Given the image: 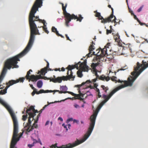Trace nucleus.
<instances>
[{"instance_id":"1","label":"nucleus","mask_w":148,"mask_h":148,"mask_svg":"<svg viewBox=\"0 0 148 148\" xmlns=\"http://www.w3.org/2000/svg\"><path fill=\"white\" fill-rule=\"evenodd\" d=\"M42 0H36L32 7L29 13V21L30 29V36L28 43L24 50L20 53L15 56L20 58L23 56L32 47L34 42L35 35H40L38 30L35 23V21H38L36 18L35 14L38 10V8L42 5Z\"/></svg>"},{"instance_id":"2","label":"nucleus","mask_w":148,"mask_h":148,"mask_svg":"<svg viewBox=\"0 0 148 148\" xmlns=\"http://www.w3.org/2000/svg\"><path fill=\"white\" fill-rule=\"evenodd\" d=\"M97 114V112H95L90 116V122L89 127L87 132L84 135L82 140H79L77 139L76 141L72 143H69L66 145H62L60 147L57 146V144L55 143L52 145L50 146V147L51 148H72L84 142L89 137L93 130Z\"/></svg>"},{"instance_id":"3","label":"nucleus","mask_w":148,"mask_h":148,"mask_svg":"<svg viewBox=\"0 0 148 148\" xmlns=\"http://www.w3.org/2000/svg\"><path fill=\"white\" fill-rule=\"evenodd\" d=\"M38 110L34 109V107L32 106L29 108L27 109L26 112L28 114L29 116L27 123V125L24 127L25 130V134L27 135L29 134V133L33 130L34 128H37L38 127V124H36L38 122H36V120H35L34 123L32 125H31L32 121L34 119V117L36 115V112H38Z\"/></svg>"},{"instance_id":"4","label":"nucleus","mask_w":148,"mask_h":148,"mask_svg":"<svg viewBox=\"0 0 148 148\" xmlns=\"http://www.w3.org/2000/svg\"><path fill=\"white\" fill-rule=\"evenodd\" d=\"M10 115L12 119L14 124L13 132L10 144V148H17L15 147V145L18 141L19 140L21 137L22 136L23 133L24 132H25V130L24 128V130L22 132L20 133V135L19 136H18V125L16 115L14 112L10 114Z\"/></svg>"},{"instance_id":"5","label":"nucleus","mask_w":148,"mask_h":148,"mask_svg":"<svg viewBox=\"0 0 148 148\" xmlns=\"http://www.w3.org/2000/svg\"><path fill=\"white\" fill-rule=\"evenodd\" d=\"M62 5V9L63 12V14L64 16L65 26L67 27L69 26V23L71 21L72 19H77V21H79L81 22L83 18V17L81 15H79L78 17L75 16L74 14H71L69 13H67L66 11V8L67 6V4H65V6H64V4L62 3H60Z\"/></svg>"},{"instance_id":"6","label":"nucleus","mask_w":148,"mask_h":148,"mask_svg":"<svg viewBox=\"0 0 148 148\" xmlns=\"http://www.w3.org/2000/svg\"><path fill=\"white\" fill-rule=\"evenodd\" d=\"M128 80V82L127 81H125V85H121L118 86L115 89H114L108 95H103V98L104 100L101 102V106L103 105L105 103L107 102L110 98L112 96V95L117 91L126 87L127 86H131L132 85V82H133V81H130V78H129Z\"/></svg>"},{"instance_id":"7","label":"nucleus","mask_w":148,"mask_h":148,"mask_svg":"<svg viewBox=\"0 0 148 148\" xmlns=\"http://www.w3.org/2000/svg\"><path fill=\"white\" fill-rule=\"evenodd\" d=\"M136 65L137 66L135 68V70L136 71H138L137 73L135 72L132 73V74H135L136 75L135 77L133 79L134 81L137 77L143 71L148 67V61L147 62H146L144 61V60H143L141 64H140L138 62L137 63Z\"/></svg>"},{"instance_id":"8","label":"nucleus","mask_w":148,"mask_h":148,"mask_svg":"<svg viewBox=\"0 0 148 148\" xmlns=\"http://www.w3.org/2000/svg\"><path fill=\"white\" fill-rule=\"evenodd\" d=\"M69 71H68L67 73V76L58 77L55 79H50V81H52L54 83L58 82L60 83L61 82L62 80L67 81L68 80H70V79H72V80H73L75 78V76H73V73L71 71V73L70 75H69Z\"/></svg>"},{"instance_id":"9","label":"nucleus","mask_w":148,"mask_h":148,"mask_svg":"<svg viewBox=\"0 0 148 148\" xmlns=\"http://www.w3.org/2000/svg\"><path fill=\"white\" fill-rule=\"evenodd\" d=\"M113 17H114V18L113 20V21L114 23L116 22L115 20L116 19V17L112 14H111L109 17H108L106 18H104L103 17L101 16L100 17H98L99 20H101V22L104 23H106L107 22H109L111 21V19Z\"/></svg>"},{"instance_id":"10","label":"nucleus","mask_w":148,"mask_h":148,"mask_svg":"<svg viewBox=\"0 0 148 148\" xmlns=\"http://www.w3.org/2000/svg\"><path fill=\"white\" fill-rule=\"evenodd\" d=\"M97 51H98V52L96 54L95 53V52H94L93 53L95 55H96L98 56L103 57L107 54V50L106 48V47L102 49H97Z\"/></svg>"},{"instance_id":"11","label":"nucleus","mask_w":148,"mask_h":148,"mask_svg":"<svg viewBox=\"0 0 148 148\" xmlns=\"http://www.w3.org/2000/svg\"><path fill=\"white\" fill-rule=\"evenodd\" d=\"M135 68H136V67H134V71H134V72H132L131 73V75L133 76H130V77H129L128 78L127 81H121L120 79H119L118 80H117V82H118V83H122V82H123L124 83V84H123V85H124L125 84V81H127V82H128L129 81L128 79H129V78H130V81H133V82H132V85L133 82H134V81L136 79V78L134 81V80H133L134 79H134V78L135 77L136 75H135V74H132V73H134V72H135L136 73H137L138 72V71H136L135 70Z\"/></svg>"},{"instance_id":"12","label":"nucleus","mask_w":148,"mask_h":148,"mask_svg":"<svg viewBox=\"0 0 148 148\" xmlns=\"http://www.w3.org/2000/svg\"><path fill=\"white\" fill-rule=\"evenodd\" d=\"M91 81L90 80H87L86 82H83L82 83V84L81 85H76L75 86L77 87L78 88V90L79 92V95H80V97H83L84 96V95H85V94H83L80 91V87H81L82 86L86 84H88L91 83Z\"/></svg>"},{"instance_id":"13","label":"nucleus","mask_w":148,"mask_h":148,"mask_svg":"<svg viewBox=\"0 0 148 148\" xmlns=\"http://www.w3.org/2000/svg\"><path fill=\"white\" fill-rule=\"evenodd\" d=\"M80 70L84 71H88V66L86 64V62H84L80 64L79 66Z\"/></svg>"},{"instance_id":"14","label":"nucleus","mask_w":148,"mask_h":148,"mask_svg":"<svg viewBox=\"0 0 148 148\" xmlns=\"http://www.w3.org/2000/svg\"><path fill=\"white\" fill-rule=\"evenodd\" d=\"M25 77H20L18 79L16 80H11L9 81V83L11 84L12 85L18 83L19 82H23L24 80L25 79Z\"/></svg>"},{"instance_id":"15","label":"nucleus","mask_w":148,"mask_h":148,"mask_svg":"<svg viewBox=\"0 0 148 148\" xmlns=\"http://www.w3.org/2000/svg\"><path fill=\"white\" fill-rule=\"evenodd\" d=\"M81 63L80 62H79L77 64H76L74 65L71 66V65H69L68 67L66 68V69H67L69 72L70 71V73H71V71H72L71 70L75 68H76L77 70L79 69V66H78V65L79 64L80 65V64Z\"/></svg>"},{"instance_id":"16","label":"nucleus","mask_w":148,"mask_h":148,"mask_svg":"<svg viewBox=\"0 0 148 148\" xmlns=\"http://www.w3.org/2000/svg\"><path fill=\"white\" fill-rule=\"evenodd\" d=\"M47 66L44 68L42 69L40 71V72L38 71V74H39L40 73L41 75H44L45 74L47 73V71L49 67V64L48 62H47Z\"/></svg>"},{"instance_id":"17","label":"nucleus","mask_w":148,"mask_h":148,"mask_svg":"<svg viewBox=\"0 0 148 148\" xmlns=\"http://www.w3.org/2000/svg\"><path fill=\"white\" fill-rule=\"evenodd\" d=\"M6 85L7 86L5 87V88L3 90H1L2 91V95L5 94L7 93V90L8 88H9L10 86H12L11 84L9 83V81L6 83Z\"/></svg>"},{"instance_id":"18","label":"nucleus","mask_w":148,"mask_h":148,"mask_svg":"<svg viewBox=\"0 0 148 148\" xmlns=\"http://www.w3.org/2000/svg\"><path fill=\"white\" fill-rule=\"evenodd\" d=\"M37 77L38 76H36V75H31L30 78L28 79L29 82H30V80L33 82H36L38 79V78Z\"/></svg>"},{"instance_id":"19","label":"nucleus","mask_w":148,"mask_h":148,"mask_svg":"<svg viewBox=\"0 0 148 148\" xmlns=\"http://www.w3.org/2000/svg\"><path fill=\"white\" fill-rule=\"evenodd\" d=\"M98 79L103 81L105 80L107 82L110 79V77L108 76L106 77L104 75H102L100 76H99V77H98Z\"/></svg>"},{"instance_id":"20","label":"nucleus","mask_w":148,"mask_h":148,"mask_svg":"<svg viewBox=\"0 0 148 148\" xmlns=\"http://www.w3.org/2000/svg\"><path fill=\"white\" fill-rule=\"evenodd\" d=\"M60 89L61 91L63 92V93H66V92L68 88L66 86H60Z\"/></svg>"},{"instance_id":"21","label":"nucleus","mask_w":148,"mask_h":148,"mask_svg":"<svg viewBox=\"0 0 148 148\" xmlns=\"http://www.w3.org/2000/svg\"><path fill=\"white\" fill-rule=\"evenodd\" d=\"M92 44H91L89 47V53H88V54H90L91 52L95 49L94 45H95V44L93 42H92Z\"/></svg>"},{"instance_id":"22","label":"nucleus","mask_w":148,"mask_h":148,"mask_svg":"<svg viewBox=\"0 0 148 148\" xmlns=\"http://www.w3.org/2000/svg\"><path fill=\"white\" fill-rule=\"evenodd\" d=\"M118 38L116 39V38H115L114 39L116 42H117V45L119 46H122L121 41L120 40V39L119 37H118Z\"/></svg>"},{"instance_id":"23","label":"nucleus","mask_w":148,"mask_h":148,"mask_svg":"<svg viewBox=\"0 0 148 148\" xmlns=\"http://www.w3.org/2000/svg\"><path fill=\"white\" fill-rule=\"evenodd\" d=\"M32 71L31 69H30L27 72L26 75L25 77L28 80L30 78V75L31 74L30 72Z\"/></svg>"},{"instance_id":"24","label":"nucleus","mask_w":148,"mask_h":148,"mask_svg":"<svg viewBox=\"0 0 148 148\" xmlns=\"http://www.w3.org/2000/svg\"><path fill=\"white\" fill-rule=\"evenodd\" d=\"M99 65V63H92L91 65V67L92 68V69L93 70V71L97 70L96 69V67L97 66Z\"/></svg>"},{"instance_id":"25","label":"nucleus","mask_w":148,"mask_h":148,"mask_svg":"<svg viewBox=\"0 0 148 148\" xmlns=\"http://www.w3.org/2000/svg\"><path fill=\"white\" fill-rule=\"evenodd\" d=\"M42 81L41 80H39L37 82V86L38 88H41L42 87Z\"/></svg>"},{"instance_id":"26","label":"nucleus","mask_w":148,"mask_h":148,"mask_svg":"<svg viewBox=\"0 0 148 148\" xmlns=\"http://www.w3.org/2000/svg\"><path fill=\"white\" fill-rule=\"evenodd\" d=\"M132 47V45L130 44H127L126 45L125 47H124V49L125 48H126L127 49H128L131 52H132V49H131V47Z\"/></svg>"},{"instance_id":"27","label":"nucleus","mask_w":148,"mask_h":148,"mask_svg":"<svg viewBox=\"0 0 148 148\" xmlns=\"http://www.w3.org/2000/svg\"><path fill=\"white\" fill-rule=\"evenodd\" d=\"M82 71L80 69L77 71V74L78 77H81L83 75L82 73Z\"/></svg>"},{"instance_id":"28","label":"nucleus","mask_w":148,"mask_h":148,"mask_svg":"<svg viewBox=\"0 0 148 148\" xmlns=\"http://www.w3.org/2000/svg\"><path fill=\"white\" fill-rule=\"evenodd\" d=\"M26 115H23L22 116L23 117L22 119L23 121H25L27 118L28 115L27 114H28L26 112Z\"/></svg>"},{"instance_id":"29","label":"nucleus","mask_w":148,"mask_h":148,"mask_svg":"<svg viewBox=\"0 0 148 148\" xmlns=\"http://www.w3.org/2000/svg\"><path fill=\"white\" fill-rule=\"evenodd\" d=\"M110 29L108 30V29H106V34L108 35L109 34H110L112 33V31L111 30L112 29V27L111 25H110Z\"/></svg>"},{"instance_id":"30","label":"nucleus","mask_w":148,"mask_h":148,"mask_svg":"<svg viewBox=\"0 0 148 148\" xmlns=\"http://www.w3.org/2000/svg\"><path fill=\"white\" fill-rule=\"evenodd\" d=\"M51 30L52 32L55 33L57 34V32H58L57 30V29L54 27H52L51 28Z\"/></svg>"},{"instance_id":"31","label":"nucleus","mask_w":148,"mask_h":148,"mask_svg":"<svg viewBox=\"0 0 148 148\" xmlns=\"http://www.w3.org/2000/svg\"><path fill=\"white\" fill-rule=\"evenodd\" d=\"M116 79V77L115 76H112V77L111 78V80L113 81L115 83H116L117 82V80Z\"/></svg>"},{"instance_id":"32","label":"nucleus","mask_w":148,"mask_h":148,"mask_svg":"<svg viewBox=\"0 0 148 148\" xmlns=\"http://www.w3.org/2000/svg\"><path fill=\"white\" fill-rule=\"evenodd\" d=\"M94 12L96 13L95 16L96 17H100L101 16L100 13L97 12V11H94Z\"/></svg>"},{"instance_id":"33","label":"nucleus","mask_w":148,"mask_h":148,"mask_svg":"<svg viewBox=\"0 0 148 148\" xmlns=\"http://www.w3.org/2000/svg\"><path fill=\"white\" fill-rule=\"evenodd\" d=\"M46 93L45 91L41 89L39 91L37 92V93H36V94H39L40 93Z\"/></svg>"},{"instance_id":"34","label":"nucleus","mask_w":148,"mask_h":148,"mask_svg":"<svg viewBox=\"0 0 148 148\" xmlns=\"http://www.w3.org/2000/svg\"><path fill=\"white\" fill-rule=\"evenodd\" d=\"M38 21H39L40 23H42L44 24H46L47 23L46 22V21L44 20L40 19H38Z\"/></svg>"},{"instance_id":"35","label":"nucleus","mask_w":148,"mask_h":148,"mask_svg":"<svg viewBox=\"0 0 148 148\" xmlns=\"http://www.w3.org/2000/svg\"><path fill=\"white\" fill-rule=\"evenodd\" d=\"M48 105H45L42 108V109H41L39 111V112H38H38H39V113H40V114L42 112V111L44 110L45 109V108L47 106H48Z\"/></svg>"},{"instance_id":"36","label":"nucleus","mask_w":148,"mask_h":148,"mask_svg":"<svg viewBox=\"0 0 148 148\" xmlns=\"http://www.w3.org/2000/svg\"><path fill=\"white\" fill-rule=\"evenodd\" d=\"M93 71H94V72H95V75L96 76V77L98 78V77H99V76L97 74V72L98 71L97 70H94Z\"/></svg>"},{"instance_id":"37","label":"nucleus","mask_w":148,"mask_h":148,"mask_svg":"<svg viewBox=\"0 0 148 148\" xmlns=\"http://www.w3.org/2000/svg\"><path fill=\"white\" fill-rule=\"evenodd\" d=\"M80 97V95H79V94H76V95L75 96V99H78Z\"/></svg>"},{"instance_id":"38","label":"nucleus","mask_w":148,"mask_h":148,"mask_svg":"<svg viewBox=\"0 0 148 148\" xmlns=\"http://www.w3.org/2000/svg\"><path fill=\"white\" fill-rule=\"evenodd\" d=\"M73 119L72 118H70L66 120V123H68L70 121H73Z\"/></svg>"},{"instance_id":"39","label":"nucleus","mask_w":148,"mask_h":148,"mask_svg":"<svg viewBox=\"0 0 148 148\" xmlns=\"http://www.w3.org/2000/svg\"><path fill=\"white\" fill-rule=\"evenodd\" d=\"M101 87L102 88L103 90L108 89L107 87H105L104 86L102 85L101 86Z\"/></svg>"},{"instance_id":"40","label":"nucleus","mask_w":148,"mask_h":148,"mask_svg":"<svg viewBox=\"0 0 148 148\" xmlns=\"http://www.w3.org/2000/svg\"><path fill=\"white\" fill-rule=\"evenodd\" d=\"M37 90H34L33 92L32 93V96H34L35 93L36 94L38 91H36Z\"/></svg>"},{"instance_id":"41","label":"nucleus","mask_w":148,"mask_h":148,"mask_svg":"<svg viewBox=\"0 0 148 148\" xmlns=\"http://www.w3.org/2000/svg\"><path fill=\"white\" fill-rule=\"evenodd\" d=\"M74 106L75 108H80V106L78 104L75 103L74 105Z\"/></svg>"},{"instance_id":"42","label":"nucleus","mask_w":148,"mask_h":148,"mask_svg":"<svg viewBox=\"0 0 148 148\" xmlns=\"http://www.w3.org/2000/svg\"><path fill=\"white\" fill-rule=\"evenodd\" d=\"M40 116V113H39L37 116L36 119H35V120H36V122H38V120Z\"/></svg>"},{"instance_id":"43","label":"nucleus","mask_w":148,"mask_h":148,"mask_svg":"<svg viewBox=\"0 0 148 148\" xmlns=\"http://www.w3.org/2000/svg\"><path fill=\"white\" fill-rule=\"evenodd\" d=\"M108 7L109 8H110L111 9V10H112V14H112L113 15V8L111 7V6L110 5H108Z\"/></svg>"},{"instance_id":"44","label":"nucleus","mask_w":148,"mask_h":148,"mask_svg":"<svg viewBox=\"0 0 148 148\" xmlns=\"http://www.w3.org/2000/svg\"><path fill=\"white\" fill-rule=\"evenodd\" d=\"M119 37L120 36L119 35V34L117 33L116 34V35H115L114 36V39H115V38H116V39L118 38V37Z\"/></svg>"},{"instance_id":"45","label":"nucleus","mask_w":148,"mask_h":148,"mask_svg":"<svg viewBox=\"0 0 148 148\" xmlns=\"http://www.w3.org/2000/svg\"><path fill=\"white\" fill-rule=\"evenodd\" d=\"M34 145V143H33L32 144H28V147H29V148H31Z\"/></svg>"},{"instance_id":"46","label":"nucleus","mask_w":148,"mask_h":148,"mask_svg":"<svg viewBox=\"0 0 148 148\" xmlns=\"http://www.w3.org/2000/svg\"><path fill=\"white\" fill-rule=\"evenodd\" d=\"M59 92V93L60 94H62V93L63 92H62L60 90H54V92Z\"/></svg>"},{"instance_id":"47","label":"nucleus","mask_w":148,"mask_h":148,"mask_svg":"<svg viewBox=\"0 0 148 148\" xmlns=\"http://www.w3.org/2000/svg\"><path fill=\"white\" fill-rule=\"evenodd\" d=\"M56 35L58 36H60L61 37H62V38H64V36H63L61 34H60L58 33V32H57V34Z\"/></svg>"},{"instance_id":"48","label":"nucleus","mask_w":148,"mask_h":148,"mask_svg":"<svg viewBox=\"0 0 148 148\" xmlns=\"http://www.w3.org/2000/svg\"><path fill=\"white\" fill-rule=\"evenodd\" d=\"M43 30L47 34H48L49 33V32L47 29V28H45V29H43Z\"/></svg>"},{"instance_id":"49","label":"nucleus","mask_w":148,"mask_h":148,"mask_svg":"<svg viewBox=\"0 0 148 148\" xmlns=\"http://www.w3.org/2000/svg\"><path fill=\"white\" fill-rule=\"evenodd\" d=\"M51 92H54V90H45V92H46V93Z\"/></svg>"},{"instance_id":"50","label":"nucleus","mask_w":148,"mask_h":148,"mask_svg":"<svg viewBox=\"0 0 148 148\" xmlns=\"http://www.w3.org/2000/svg\"><path fill=\"white\" fill-rule=\"evenodd\" d=\"M62 126L64 127V128H66V131H67L68 130V129L67 128L66 126L64 124H63L62 125Z\"/></svg>"},{"instance_id":"51","label":"nucleus","mask_w":148,"mask_h":148,"mask_svg":"<svg viewBox=\"0 0 148 148\" xmlns=\"http://www.w3.org/2000/svg\"><path fill=\"white\" fill-rule=\"evenodd\" d=\"M36 76H38L37 78H38V79H43V77L42 76L40 75H36Z\"/></svg>"},{"instance_id":"52","label":"nucleus","mask_w":148,"mask_h":148,"mask_svg":"<svg viewBox=\"0 0 148 148\" xmlns=\"http://www.w3.org/2000/svg\"><path fill=\"white\" fill-rule=\"evenodd\" d=\"M29 85L30 87L32 88V89L33 90H36V88H35L33 86L32 84H29Z\"/></svg>"},{"instance_id":"53","label":"nucleus","mask_w":148,"mask_h":148,"mask_svg":"<svg viewBox=\"0 0 148 148\" xmlns=\"http://www.w3.org/2000/svg\"><path fill=\"white\" fill-rule=\"evenodd\" d=\"M87 95V96H90V95H92L91 94L90 92L89 91H88L86 92Z\"/></svg>"},{"instance_id":"54","label":"nucleus","mask_w":148,"mask_h":148,"mask_svg":"<svg viewBox=\"0 0 148 148\" xmlns=\"http://www.w3.org/2000/svg\"><path fill=\"white\" fill-rule=\"evenodd\" d=\"M73 122L74 123H79V121L77 120H76V119H74L73 120Z\"/></svg>"},{"instance_id":"55","label":"nucleus","mask_w":148,"mask_h":148,"mask_svg":"<svg viewBox=\"0 0 148 148\" xmlns=\"http://www.w3.org/2000/svg\"><path fill=\"white\" fill-rule=\"evenodd\" d=\"M98 96L99 98H100L101 97V96L100 95V92H98Z\"/></svg>"},{"instance_id":"56","label":"nucleus","mask_w":148,"mask_h":148,"mask_svg":"<svg viewBox=\"0 0 148 148\" xmlns=\"http://www.w3.org/2000/svg\"><path fill=\"white\" fill-rule=\"evenodd\" d=\"M65 36L67 38V40H69L70 41H71V40L70 39L69 37L68 36V35L67 34H66Z\"/></svg>"},{"instance_id":"57","label":"nucleus","mask_w":148,"mask_h":148,"mask_svg":"<svg viewBox=\"0 0 148 148\" xmlns=\"http://www.w3.org/2000/svg\"><path fill=\"white\" fill-rule=\"evenodd\" d=\"M98 79V78L96 77L95 78L93 79L92 80V82H95L97 80V79Z\"/></svg>"},{"instance_id":"58","label":"nucleus","mask_w":148,"mask_h":148,"mask_svg":"<svg viewBox=\"0 0 148 148\" xmlns=\"http://www.w3.org/2000/svg\"><path fill=\"white\" fill-rule=\"evenodd\" d=\"M142 9V7H140V8H139L137 10V12H140V11H141V10Z\"/></svg>"},{"instance_id":"59","label":"nucleus","mask_w":148,"mask_h":148,"mask_svg":"<svg viewBox=\"0 0 148 148\" xmlns=\"http://www.w3.org/2000/svg\"><path fill=\"white\" fill-rule=\"evenodd\" d=\"M54 70L55 71H61L60 70V68H59V69L56 68V69H55Z\"/></svg>"},{"instance_id":"60","label":"nucleus","mask_w":148,"mask_h":148,"mask_svg":"<svg viewBox=\"0 0 148 148\" xmlns=\"http://www.w3.org/2000/svg\"><path fill=\"white\" fill-rule=\"evenodd\" d=\"M134 18L135 19H136L137 21H138L139 20L137 18L136 16V15H135V14L134 15Z\"/></svg>"},{"instance_id":"61","label":"nucleus","mask_w":148,"mask_h":148,"mask_svg":"<svg viewBox=\"0 0 148 148\" xmlns=\"http://www.w3.org/2000/svg\"><path fill=\"white\" fill-rule=\"evenodd\" d=\"M58 120H60L61 121H63V119L61 117H59L58 118Z\"/></svg>"},{"instance_id":"62","label":"nucleus","mask_w":148,"mask_h":148,"mask_svg":"<svg viewBox=\"0 0 148 148\" xmlns=\"http://www.w3.org/2000/svg\"><path fill=\"white\" fill-rule=\"evenodd\" d=\"M43 79H44L45 80H46V79H47V80L50 79H50H51L50 78H47L46 77H43Z\"/></svg>"},{"instance_id":"63","label":"nucleus","mask_w":148,"mask_h":148,"mask_svg":"<svg viewBox=\"0 0 148 148\" xmlns=\"http://www.w3.org/2000/svg\"><path fill=\"white\" fill-rule=\"evenodd\" d=\"M110 43H108L106 46L105 47H106V48H109L108 47V46H110Z\"/></svg>"},{"instance_id":"64","label":"nucleus","mask_w":148,"mask_h":148,"mask_svg":"<svg viewBox=\"0 0 148 148\" xmlns=\"http://www.w3.org/2000/svg\"><path fill=\"white\" fill-rule=\"evenodd\" d=\"M96 90L97 92H100L99 89L97 88H96Z\"/></svg>"}]
</instances>
